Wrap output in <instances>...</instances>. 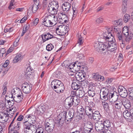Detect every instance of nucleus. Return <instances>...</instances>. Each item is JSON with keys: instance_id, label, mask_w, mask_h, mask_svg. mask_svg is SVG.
<instances>
[{"instance_id": "3c124183", "label": "nucleus", "mask_w": 133, "mask_h": 133, "mask_svg": "<svg viewBox=\"0 0 133 133\" xmlns=\"http://www.w3.org/2000/svg\"><path fill=\"white\" fill-rule=\"evenodd\" d=\"M72 7L73 12L72 17V18L73 19V18H75L76 16L78 13V11L77 9H76L75 8H74L73 6Z\"/></svg>"}, {"instance_id": "4be33fe9", "label": "nucleus", "mask_w": 133, "mask_h": 133, "mask_svg": "<svg viewBox=\"0 0 133 133\" xmlns=\"http://www.w3.org/2000/svg\"><path fill=\"white\" fill-rule=\"evenodd\" d=\"M50 20L52 25H54L56 24L57 21V18L54 15H49L48 17Z\"/></svg>"}, {"instance_id": "e433bc0d", "label": "nucleus", "mask_w": 133, "mask_h": 133, "mask_svg": "<svg viewBox=\"0 0 133 133\" xmlns=\"http://www.w3.org/2000/svg\"><path fill=\"white\" fill-rule=\"evenodd\" d=\"M68 69L70 70V71L72 72L73 73H75L76 71L75 69H76L75 65V63L73 64H69V66H68Z\"/></svg>"}, {"instance_id": "7c9ffc66", "label": "nucleus", "mask_w": 133, "mask_h": 133, "mask_svg": "<svg viewBox=\"0 0 133 133\" xmlns=\"http://www.w3.org/2000/svg\"><path fill=\"white\" fill-rule=\"evenodd\" d=\"M123 105L126 109H129L131 107V103L130 101L128 99L125 100L123 102Z\"/></svg>"}, {"instance_id": "1a4fd4ad", "label": "nucleus", "mask_w": 133, "mask_h": 133, "mask_svg": "<svg viewBox=\"0 0 133 133\" xmlns=\"http://www.w3.org/2000/svg\"><path fill=\"white\" fill-rule=\"evenodd\" d=\"M109 44L108 45V51H113L116 50L117 49V44L115 42L113 41L111 39V41H108Z\"/></svg>"}, {"instance_id": "4468645a", "label": "nucleus", "mask_w": 133, "mask_h": 133, "mask_svg": "<svg viewBox=\"0 0 133 133\" xmlns=\"http://www.w3.org/2000/svg\"><path fill=\"white\" fill-rule=\"evenodd\" d=\"M71 5L68 2H64L62 5V10L65 12H67L70 10Z\"/></svg>"}, {"instance_id": "b1692460", "label": "nucleus", "mask_w": 133, "mask_h": 133, "mask_svg": "<svg viewBox=\"0 0 133 133\" xmlns=\"http://www.w3.org/2000/svg\"><path fill=\"white\" fill-rule=\"evenodd\" d=\"M118 95L117 94V93L115 92L112 93L111 94L110 98H112L113 101L112 102H114L117 101V100H120V99H118Z\"/></svg>"}, {"instance_id": "680f3d73", "label": "nucleus", "mask_w": 133, "mask_h": 133, "mask_svg": "<svg viewBox=\"0 0 133 133\" xmlns=\"http://www.w3.org/2000/svg\"><path fill=\"white\" fill-rule=\"evenodd\" d=\"M27 70L28 71L27 72V74H30V75H31V74L30 73V72H31L33 73L34 72V70L32 69H31L30 68H28L27 69L26 71H27Z\"/></svg>"}, {"instance_id": "f257e3e1", "label": "nucleus", "mask_w": 133, "mask_h": 133, "mask_svg": "<svg viewBox=\"0 0 133 133\" xmlns=\"http://www.w3.org/2000/svg\"><path fill=\"white\" fill-rule=\"evenodd\" d=\"M12 94L14 96L13 97V99L17 103H19L22 101L24 97L21 89L18 88H15L13 89L12 90ZM12 97H13V96L12 95L11 98Z\"/></svg>"}, {"instance_id": "864d4df0", "label": "nucleus", "mask_w": 133, "mask_h": 133, "mask_svg": "<svg viewBox=\"0 0 133 133\" xmlns=\"http://www.w3.org/2000/svg\"><path fill=\"white\" fill-rule=\"evenodd\" d=\"M103 19L102 17L97 19L95 21V23L96 24H99L102 23L103 21Z\"/></svg>"}, {"instance_id": "bb28decb", "label": "nucleus", "mask_w": 133, "mask_h": 133, "mask_svg": "<svg viewBox=\"0 0 133 133\" xmlns=\"http://www.w3.org/2000/svg\"><path fill=\"white\" fill-rule=\"evenodd\" d=\"M57 2L54 1L49 3L48 8V10L49 12H51V11H52V9L54 7L55 4H56Z\"/></svg>"}, {"instance_id": "de8ad7c7", "label": "nucleus", "mask_w": 133, "mask_h": 133, "mask_svg": "<svg viewBox=\"0 0 133 133\" xmlns=\"http://www.w3.org/2000/svg\"><path fill=\"white\" fill-rule=\"evenodd\" d=\"M48 107L47 106L44 105L41 106L40 108V111L42 113L45 111L48 108Z\"/></svg>"}, {"instance_id": "393cba45", "label": "nucleus", "mask_w": 133, "mask_h": 133, "mask_svg": "<svg viewBox=\"0 0 133 133\" xmlns=\"http://www.w3.org/2000/svg\"><path fill=\"white\" fill-rule=\"evenodd\" d=\"M74 112L70 111L68 115L66 116V119L67 123L70 122L72 120V118L74 115Z\"/></svg>"}, {"instance_id": "c9c22d12", "label": "nucleus", "mask_w": 133, "mask_h": 133, "mask_svg": "<svg viewBox=\"0 0 133 133\" xmlns=\"http://www.w3.org/2000/svg\"><path fill=\"white\" fill-rule=\"evenodd\" d=\"M127 10V5L126 3L125 0L122 3V11L123 14H125Z\"/></svg>"}, {"instance_id": "a211bd4d", "label": "nucleus", "mask_w": 133, "mask_h": 133, "mask_svg": "<svg viewBox=\"0 0 133 133\" xmlns=\"http://www.w3.org/2000/svg\"><path fill=\"white\" fill-rule=\"evenodd\" d=\"M93 78L96 81H103L104 79V77L99 75L97 73H93L92 74Z\"/></svg>"}, {"instance_id": "423d86ee", "label": "nucleus", "mask_w": 133, "mask_h": 133, "mask_svg": "<svg viewBox=\"0 0 133 133\" xmlns=\"http://www.w3.org/2000/svg\"><path fill=\"white\" fill-rule=\"evenodd\" d=\"M112 28H109L107 31L103 34V38L108 41H111V39L114 38L112 34Z\"/></svg>"}, {"instance_id": "a19ab883", "label": "nucleus", "mask_w": 133, "mask_h": 133, "mask_svg": "<svg viewBox=\"0 0 133 133\" xmlns=\"http://www.w3.org/2000/svg\"><path fill=\"white\" fill-rule=\"evenodd\" d=\"M72 99L74 101V104L75 106H77L79 104L80 100L79 98L77 97V96L72 97Z\"/></svg>"}, {"instance_id": "20e7f679", "label": "nucleus", "mask_w": 133, "mask_h": 133, "mask_svg": "<svg viewBox=\"0 0 133 133\" xmlns=\"http://www.w3.org/2000/svg\"><path fill=\"white\" fill-rule=\"evenodd\" d=\"M111 93L108 88H103L100 90V98L103 100L105 101L110 98Z\"/></svg>"}, {"instance_id": "13d9d810", "label": "nucleus", "mask_w": 133, "mask_h": 133, "mask_svg": "<svg viewBox=\"0 0 133 133\" xmlns=\"http://www.w3.org/2000/svg\"><path fill=\"white\" fill-rule=\"evenodd\" d=\"M114 32L116 33V35L118 34V33H119L121 32L120 29L118 28L117 26L114 28Z\"/></svg>"}, {"instance_id": "9d476101", "label": "nucleus", "mask_w": 133, "mask_h": 133, "mask_svg": "<svg viewBox=\"0 0 133 133\" xmlns=\"http://www.w3.org/2000/svg\"><path fill=\"white\" fill-rule=\"evenodd\" d=\"M78 72L75 73V76L79 82H81L84 81L86 78L85 74V72Z\"/></svg>"}, {"instance_id": "f8f14e48", "label": "nucleus", "mask_w": 133, "mask_h": 133, "mask_svg": "<svg viewBox=\"0 0 133 133\" xmlns=\"http://www.w3.org/2000/svg\"><path fill=\"white\" fill-rule=\"evenodd\" d=\"M59 82V83H58L56 88L54 89V91L57 93H59L63 92L65 88L63 83L60 81Z\"/></svg>"}, {"instance_id": "7ed1b4c3", "label": "nucleus", "mask_w": 133, "mask_h": 133, "mask_svg": "<svg viewBox=\"0 0 133 133\" xmlns=\"http://www.w3.org/2000/svg\"><path fill=\"white\" fill-rule=\"evenodd\" d=\"M66 112L65 111H63L60 113L57 117V120L56 123L58 127L62 126L64 122V121L67 122L66 119Z\"/></svg>"}, {"instance_id": "cd10ccee", "label": "nucleus", "mask_w": 133, "mask_h": 133, "mask_svg": "<svg viewBox=\"0 0 133 133\" xmlns=\"http://www.w3.org/2000/svg\"><path fill=\"white\" fill-rule=\"evenodd\" d=\"M55 5L54 7L52 9V11L49 12L52 14H56L57 13L58 9L59 7L58 2H57L56 4H55Z\"/></svg>"}, {"instance_id": "338daca9", "label": "nucleus", "mask_w": 133, "mask_h": 133, "mask_svg": "<svg viewBox=\"0 0 133 133\" xmlns=\"http://www.w3.org/2000/svg\"><path fill=\"white\" fill-rule=\"evenodd\" d=\"M76 93V91H71V96H70V97H74L75 96H77Z\"/></svg>"}, {"instance_id": "603ef678", "label": "nucleus", "mask_w": 133, "mask_h": 133, "mask_svg": "<svg viewBox=\"0 0 133 133\" xmlns=\"http://www.w3.org/2000/svg\"><path fill=\"white\" fill-rule=\"evenodd\" d=\"M4 116L3 117V121L5 122H7L8 119H9L8 118L9 114H6L3 113V116Z\"/></svg>"}, {"instance_id": "f704fd0d", "label": "nucleus", "mask_w": 133, "mask_h": 133, "mask_svg": "<svg viewBox=\"0 0 133 133\" xmlns=\"http://www.w3.org/2000/svg\"><path fill=\"white\" fill-rule=\"evenodd\" d=\"M77 96L79 98H81L83 97L84 95V91L82 90H78L76 91Z\"/></svg>"}, {"instance_id": "473e14b6", "label": "nucleus", "mask_w": 133, "mask_h": 133, "mask_svg": "<svg viewBox=\"0 0 133 133\" xmlns=\"http://www.w3.org/2000/svg\"><path fill=\"white\" fill-rule=\"evenodd\" d=\"M59 80L57 79H55L52 82L51 84V87L54 90V89H55L56 88L58 83H59Z\"/></svg>"}, {"instance_id": "4d7b16f0", "label": "nucleus", "mask_w": 133, "mask_h": 133, "mask_svg": "<svg viewBox=\"0 0 133 133\" xmlns=\"http://www.w3.org/2000/svg\"><path fill=\"white\" fill-rule=\"evenodd\" d=\"M88 94L89 96L93 97L95 95V91H88Z\"/></svg>"}, {"instance_id": "39448f33", "label": "nucleus", "mask_w": 133, "mask_h": 133, "mask_svg": "<svg viewBox=\"0 0 133 133\" xmlns=\"http://www.w3.org/2000/svg\"><path fill=\"white\" fill-rule=\"evenodd\" d=\"M32 85L25 82L22 85V88L23 92L25 94L30 93L32 90Z\"/></svg>"}, {"instance_id": "0e129e2a", "label": "nucleus", "mask_w": 133, "mask_h": 133, "mask_svg": "<svg viewBox=\"0 0 133 133\" xmlns=\"http://www.w3.org/2000/svg\"><path fill=\"white\" fill-rule=\"evenodd\" d=\"M95 87L93 86L92 85H90L89 86L88 91H95Z\"/></svg>"}, {"instance_id": "c85d7f7f", "label": "nucleus", "mask_w": 133, "mask_h": 133, "mask_svg": "<svg viewBox=\"0 0 133 133\" xmlns=\"http://www.w3.org/2000/svg\"><path fill=\"white\" fill-rule=\"evenodd\" d=\"M43 23V24L46 27H50L52 26L48 17L44 19Z\"/></svg>"}, {"instance_id": "37998d69", "label": "nucleus", "mask_w": 133, "mask_h": 133, "mask_svg": "<svg viewBox=\"0 0 133 133\" xmlns=\"http://www.w3.org/2000/svg\"><path fill=\"white\" fill-rule=\"evenodd\" d=\"M93 128L92 126L90 127V128H88V127H85L84 130H82L85 133H90L91 132V130Z\"/></svg>"}, {"instance_id": "69168bd1", "label": "nucleus", "mask_w": 133, "mask_h": 133, "mask_svg": "<svg viewBox=\"0 0 133 133\" xmlns=\"http://www.w3.org/2000/svg\"><path fill=\"white\" fill-rule=\"evenodd\" d=\"M7 102L8 104L12 106H13L14 104V102L12 100H10V99L9 100H7Z\"/></svg>"}, {"instance_id": "052dcab7", "label": "nucleus", "mask_w": 133, "mask_h": 133, "mask_svg": "<svg viewBox=\"0 0 133 133\" xmlns=\"http://www.w3.org/2000/svg\"><path fill=\"white\" fill-rule=\"evenodd\" d=\"M31 130V129L24 128V130L25 133H32L33 130Z\"/></svg>"}, {"instance_id": "ddd939ff", "label": "nucleus", "mask_w": 133, "mask_h": 133, "mask_svg": "<svg viewBox=\"0 0 133 133\" xmlns=\"http://www.w3.org/2000/svg\"><path fill=\"white\" fill-rule=\"evenodd\" d=\"M84 111L88 117L89 118H91L92 114L93 113L92 108L88 106H85L84 107Z\"/></svg>"}, {"instance_id": "79ce46f5", "label": "nucleus", "mask_w": 133, "mask_h": 133, "mask_svg": "<svg viewBox=\"0 0 133 133\" xmlns=\"http://www.w3.org/2000/svg\"><path fill=\"white\" fill-rule=\"evenodd\" d=\"M115 24L117 26H120L122 24V19H120L118 20L115 21H114Z\"/></svg>"}, {"instance_id": "5701e85b", "label": "nucleus", "mask_w": 133, "mask_h": 133, "mask_svg": "<svg viewBox=\"0 0 133 133\" xmlns=\"http://www.w3.org/2000/svg\"><path fill=\"white\" fill-rule=\"evenodd\" d=\"M28 119H29L28 120L31 121L33 124H34L36 121V118L35 116L32 114L27 115L24 118L25 121H26V119L27 120Z\"/></svg>"}, {"instance_id": "6e6d98bb", "label": "nucleus", "mask_w": 133, "mask_h": 133, "mask_svg": "<svg viewBox=\"0 0 133 133\" xmlns=\"http://www.w3.org/2000/svg\"><path fill=\"white\" fill-rule=\"evenodd\" d=\"M59 23L61 24H64L66 23V22H67V20L65 19H64L63 18H61V17L59 16Z\"/></svg>"}, {"instance_id": "f3484780", "label": "nucleus", "mask_w": 133, "mask_h": 133, "mask_svg": "<svg viewBox=\"0 0 133 133\" xmlns=\"http://www.w3.org/2000/svg\"><path fill=\"white\" fill-rule=\"evenodd\" d=\"M65 104L68 105L69 107H70L74 104V101L72 97H67L65 101Z\"/></svg>"}, {"instance_id": "dca6fc26", "label": "nucleus", "mask_w": 133, "mask_h": 133, "mask_svg": "<svg viewBox=\"0 0 133 133\" xmlns=\"http://www.w3.org/2000/svg\"><path fill=\"white\" fill-rule=\"evenodd\" d=\"M95 127L96 130L98 132H100L102 131L104 128L102 122H97L95 124Z\"/></svg>"}, {"instance_id": "58836bf2", "label": "nucleus", "mask_w": 133, "mask_h": 133, "mask_svg": "<svg viewBox=\"0 0 133 133\" xmlns=\"http://www.w3.org/2000/svg\"><path fill=\"white\" fill-rule=\"evenodd\" d=\"M116 36L117 40L119 41L122 40L123 39H124L125 38L121 32L119 33H118L117 34H116Z\"/></svg>"}, {"instance_id": "aec40b11", "label": "nucleus", "mask_w": 133, "mask_h": 133, "mask_svg": "<svg viewBox=\"0 0 133 133\" xmlns=\"http://www.w3.org/2000/svg\"><path fill=\"white\" fill-rule=\"evenodd\" d=\"M101 115L98 111H96L93 112L91 118L96 121H98L101 118Z\"/></svg>"}, {"instance_id": "bf43d9fd", "label": "nucleus", "mask_w": 133, "mask_h": 133, "mask_svg": "<svg viewBox=\"0 0 133 133\" xmlns=\"http://www.w3.org/2000/svg\"><path fill=\"white\" fill-rule=\"evenodd\" d=\"M14 1L15 0H11L9 6L8 7L9 9L11 10L12 8L14 9V6H13V3Z\"/></svg>"}, {"instance_id": "ea45409f", "label": "nucleus", "mask_w": 133, "mask_h": 133, "mask_svg": "<svg viewBox=\"0 0 133 133\" xmlns=\"http://www.w3.org/2000/svg\"><path fill=\"white\" fill-rule=\"evenodd\" d=\"M38 4H37V2H35L34 4L32 5L33 12V13H35L38 8Z\"/></svg>"}, {"instance_id": "774afa93", "label": "nucleus", "mask_w": 133, "mask_h": 133, "mask_svg": "<svg viewBox=\"0 0 133 133\" xmlns=\"http://www.w3.org/2000/svg\"><path fill=\"white\" fill-rule=\"evenodd\" d=\"M70 133H85L81 129H80L79 130H76L75 131L71 132Z\"/></svg>"}, {"instance_id": "2eb2a0df", "label": "nucleus", "mask_w": 133, "mask_h": 133, "mask_svg": "<svg viewBox=\"0 0 133 133\" xmlns=\"http://www.w3.org/2000/svg\"><path fill=\"white\" fill-rule=\"evenodd\" d=\"M41 36L43 39V42L50 39L54 38L55 37L49 32L46 33L45 34H43Z\"/></svg>"}, {"instance_id": "2f4dec72", "label": "nucleus", "mask_w": 133, "mask_h": 133, "mask_svg": "<svg viewBox=\"0 0 133 133\" xmlns=\"http://www.w3.org/2000/svg\"><path fill=\"white\" fill-rule=\"evenodd\" d=\"M22 58V56L21 54H17L16 57L14 58L13 62V63H16L19 61L21 60Z\"/></svg>"}, {"instance_id": "6ab92c4d", "label": "nucleus", "mask_w": 133, "mask_h": 133, "mask_svg": "<svg viewBox=\"0 0 133 133\" xmlns=\"http://www.w3.org/2000/svg\"><path fill=\"white\" fill-rule=\"evenodd\" d=\"M112 103L113 104L112 105L116 108L118 110H120L121 108L123 105V102L121 100H117Z\"/></svg>"}, {"instance_id": "f03ea898", "label": "nucleus", "mask_w": 133, "mask_h": 133, "mask_svg": "<svg viewBox=\"0 0 133 133\" xmlns=\"http://www.w3.org/2000/svg\"><path fill=\"white\" fill-rule=\"evenodd\" d=\"M107 42L103 43H96L94 44L95 48L96 49L97 51L98 52H103L105 51V52L108 51V45L109 42L108 41L106 40Z\"/></svg>"}, {"instance_id": "9b49d317", "label": "nucleus", "mask_w": 133, "mask_h": 133, "mask_svg": "<svg viewBox=\"0 0 133 133\" xmlns=\"http://www.w3.org/2000/svg\"><path fill=\"white\" fill-rule=\"evenodd\" d=\"M28 121L27 119H26V121H25V122H23V123L24 124V128L31 129V130H35L37 128V127L35 125L28 122Z\"/></svg>"}, {"instance_id": "0eeeda50", "label": "nucleus", "mask_w": 133, "mask_h": 133, "mask_svg": "<svg viewBox=\"0 0 133 133\" xmlns=\"http://www.w3.org/2000/svg\"><path fill=\"white\" fill-rule=\"evenodd\" d=\"M55 123L53 121H49L45 123V130L48 132L53 131L55 127Z\"/></svg>"}, {"instance_id": "72a5a7b5", "label": "nucleus", "mask_w": 133, "mask_h": 133, "mask_svg": "<svg viewBox=\"0 0 133 133\" xmlns=\"http://www.w3.org/2000/svg\"><path fill=\"white\" fill-rule=\"evenodd\" d=\"M75 65V67L77 66V68L75 69V71H79L81 67L83 65V63L82 62H79L78 61L74 63Z\"/></svg>"}, {"instance_id": "e2e57ef3", "label": "nucleus", "mask_w": 133, "mask_h": 133, "mask_svg": "<svg viewBox=\"0 0 133 133\" xmlns=\"http://www.w3.org/2000/svg\"><path fill=\"white\" fill-rule=\"evenodd\" d=\"M83 38L82 37L79 38L78 43L79 45H81L83 43Z\"/></svg>"}, {"instance_id": "a18cd8bd", "label": "nucleus", "mask_w": 133, "mask_h": 133, "mask_svg": "<svg viewBox=\"0 0 133 133\" xmlns=\"http://www.w3.org/2000/svg\"><path fill=\"white\" fill-rule=\"evenodd\" d=\"M128 93L130 99H133V89H129Z\"/></svg>"}, {"instance_id": "6e6552de", "label": "nucleus", "mask_w": 133, "mask_h": 133, "mask_svg": "<svg viewBox=\"0 0 133 133\" xmlns=\"http://www.w3.org/2000/svg\"><path fill=\"white\" fill-rule=\"evenodd\" d=\"M118 91L119 95L122 97L125 98L128 95V92L127 90L123 87L119 86Z\"/></svg>"}, {"instance_id": "4c0bfd02", "label": "nucleus", "mask_w": 133, "mask_h": 133, "mask_svg": "<svg viewBox=\"0 0 133 133\" xmlns=\"http://www.w3.org/2000/svg\"><path fill=\"white\" fill-rule=\"evenodd\" d=\"M102 124H103L105 129H106V128H108L110 127V122L108 120H105L103 123H102Z\"/></svg>"}, {"instance_id": "c756f323", "label": "nucleus", "mask_w": 133, "mask_h": 133, "mask_svg": "<svg viewBox=\"0 0 133 133\" xmlns=\"http://www.w3.org/2000/svg\"><path fill=\"white\" fill-rule=\"evenodd\" d=\"M125 37V40L126 42H129L131 40H133V34L132 33H129Z\"/></svg>"}, {"instance_id": "412c9836", "label": "nucleus", "mask_w": 133, "mask_h": 133, "mask_svg": "<svg viewBox=\"0 0 133 133\" xmlns=\"http://www.w3.org/2000/svg\"><path fill=\"white\" fill-rule=\"evenodd\" d=\"M56 32L58 35L61 36L64 35L66 34V32L64 31L63 28H62L61 26L56 29Z\"/></svg>"}, {"instance_id": "c03bdc74", "label": "nucleus", "mask_w": 133, "mask_h": 133, "mask_svg": "<svg viewBox=\"0 0 133 133\" xmlns=\"http://www.w3.org/2000/svg\"><path fill=\"white\" fill-rule=\"evenodd\" d=\"M122 32V33L125 36L129 33L128 32V28L127 27L125 26L123 28Z\"/></svg>"}, {"instance_id": "a878e982", "label": "nucleus", "mask_w": 133, "mask_h": 133, "mask_svg": "<svg viewBox=\"0 0 133 133\" xmlns=\"http://www.w3.org/2000/svg\"><path fill=\"white\" fill-rule=\"evenodd\" d=\"M130 109L125 110L123 112V116L124 118L128 119L130 118Z\"/></svg>"}, {"instance_id": "49530a36", "label": "nucleus", "mask_w": 133, "mask_h": 133, "mask_svg": "<svg viewBox=\"0 0 133 133\" xmlns=\"http://www.w3.org/2000/svg\"><path fill=\"white\" fill-rule=\"evenodd\" d=\"M130 15L127 14H125L124 17V21L125 23L127 22L130 19Z\"/></svg>"}, {"instance_id": "8fccbe9b", "label": "nucleus", "mask_w": 133, "mask_h": 133, "mask_svg": "<svg viewBox=\"0 0 133 133\" xmlns=\"http://www.w3.org/2000/svg\"><path fill=\"white\" fill-rule=\"evenodd\" d=\"M53 45L52 44H48L46 46V49L49 51H50L54 48Z\"/></svg>"}, {"instance_id": "5fc2aeb1", "label": "nucleus", "mask_w": 133, "mask_h": 133, "mask_svg": "<svg viewBox=\"0 0 133 133\" xmlns=\"http://www.w3.org/2000/svg\"><path fill=\"white\" fill-rule=\"evenodd\" d=\"M69 61H64L62 64V66L63 67L66 68L68 69V66H69Z\"/></svg>"}, {"instance_id": "09e8293b", "label": "nucleus", "mask_w": 133, "mask_h": 133, "mask_svg": "<svg viewBox=\"0 0 133 133\" xmlns=\"http://www.w3.org/2000/svg\"><path fill=\"white\" fill-rule=\"evenodd\" d=\"M36 131L35 133H45V131L42 128H38L35 129Z\"/></svg>"}]
</instances>
